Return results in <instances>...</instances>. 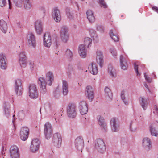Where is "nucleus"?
Returning <instances> with one entry per match:
<instances>
[{
    "instance_id": "obj_47",
    "label": "nucleus",
    "mask_w": 158,
    "mask_h": 158,
    "mask_svg": "<svg viewBox=\"0 0 158 158\" xmlns=\"http://www.w3.org/2000/svg\"><path fill=\"white\" fill-rule=\"evenodd\" d=\"M144 76L145 80L148 82L150 83L152 81V79L148 77L145 73H144Z\"/></svg>"
},
{
    "instance_id": "obj_49",
    "label": "nucleus",
    "mask_w": 158,
    "mask_h": 158,
    "mask_svg": "<svg viewBox=\"0 0 158 158\" xmlns=\"http://www.w3.org/2000/svg\"><path fill=\"white\" fill-rule=\"evenodd\" d=\"M121 143L123 145H125L127 143V140L125 139H122L121 141Z\"/></svg>"
},
{
    "instance_id": "obj_4",
    "label": "nucleus",
    "mask_w": 158,
    "mask_h": 158,
    "mask_svg": "<svg viewBox=\"0 0 158 158\" xmlns=\"http://www.w3.org/2000/svg\"><path fill=\"white\" fill-rule=\"evenodd\" d=\"M95 148L100 153H102L105 151L106 147L102 139H96L95 143Z\"/></svg>"
},
{
    "instance_id": "obj_42",
    "label": "nucleus",
    "mask_w": 158,
    "mask_h": 158,
    "mask_svg": "<svg viewBox=\"0 0 158 158\" xmlns=\"http://www.w3.org/2000/svg\"><path fill=\"white\" fill-rule=\"evenodd\" d=\"M65 55L69 57H71L73 55L72 52L69 49H67L65 52Z\"/></svg>"
},
{
    "instance_id": "obj_24",
    "label": "nucleus",
    "mask_w": 158,
    "mask_h": 158,
    "mask_svg": "<svg viewBox=\"0 0 158 158\" xmlns=\"http://www.w3.org/2000/svg\"><path fill=\"white\" fill-rule=\"evenodd\" d=\"M88 69L89 72L93 75H96L98 72L97 67L95 64L92 63L90 64L89 65Z\"/></svg>"
},
{
    "instance_id": "obj_5",
    "label": "nucleus",
    "mask_w": 158,
    "mask_h": 158,
    "mask_svg": "<svg viewBox=\"0 0 158 158\" xmlns=\"http://www.w3.org/2000/svg\"><path fill=\"white\" fill-rule=\"evenodd\" d=\"M110 125L111 130L113 132H116L119 131V124L117 118H112L110 120Z\"/></svg>"
},
{
    "instance_id": "obj_29",
    "label": "nucleus",
    "mask_w": 158,
    "mask_h": 158,
    "mask_svg": "<svg viewBox=\"0 0 158 158\" xmlns=\"http://www.w3.org/2000/svg\"><path fill=\"white\" fill-rule=\"evenodd\" d=\"M87 18L90 22L94 21L95 18L92 11L91 10H88L86 12Z\"/></svg>"
},
{
    "instance_id": "obj_11",
    "label": "nucleus",
    "mask_w": 158,
    "mask_h": 158,
    "mask_svg": "<svg viewBox=\"0 0 158 158\" xmlns=\"http://www.w3.org/2000/svg\"><path fill=\"white\" fill-rule=\"evenodd\" d=\"M40 142L37 139L32 140L30 146V149L32 152H35L37 151L39 148Z\"/></svg>"
},
{
    "instance_id": "obj_52",
    "label": "nucleus",
    "mask_w": 158,
    "mask_h": 158,
    "mask_svg": "<svg viewBox=\"0 0 158 158\" xmlns=\"http://www.w3.org/2000/svg\"><path fill=\"white\" fill-rule=\"evenodd\" d=\"M62 86L68 87V84L67 81L65 80L63 81Z\"/></svg>"
},
{
    "instance_id": "obj_34",
    "label": "nucleus",
    "mask_w": 158,
    "mask_h": 158,
    "mask_svg": "<svg viewBox=\"0 0 158 158\" xmlns=\"http://www.w3.org/2000/svg\"><path fill=\"white\" fill-rule=\"evenodd\" d=\"M23 4L26 9H29L31 7V5L29 0H23Z\"/></svg>"
},
{
    "instance_id": "obj_54",
    "label": "nucleus",
    "mask_w": 158,
    "mask_h": 158,
    "mask_svg": "<svg viewBox=\"0 0 158 158\" xmlns=\"http://www.w3.org/2000/svg\"><path fill=\"white\" fill-rule=\"evenodd\" d=\"M113 97V95L112 93L109 90V98L111 100L112 99Z\"/></svg>"
},
{
    "instance_id": "obj_37",
    "label": "nucleus",
    "mask_w": 158,
    "mask_h": 158,
    "mask_svg": "<svg viewBox=\"0 0 158 158\" xmlns=\"http://www.w3.org/2000/svg\"><path fill=\"white\" fill-rule=\"evenodd\" d=\"M125 93L124 91H121L120 96L121 99L124 102V103L126 105H127L128 104V102L125 100Z\"/></svg>"
},
{
    "instance_id": "obj_51",
    "label": "nucleus",
    "mask_w": 158,
    "mask_h": 158,
    "mask_svg": "<svg viewBox=\"0 0 158 158\" xmlns=\"http://www.w3.org/2000/svg\"><path fill=\"white\" fill-rule=\"evenodd\" d=\"M68 17L70 19H73V16L72 14H71L70 12L68 13L67 14Z\"/></svg>"
},
{
    "instance_id": "obj_1",
    "label": "nucleus",
    "mask_w": 158,
    "mask_h": 158,
    "mask_svg": "<svg viewBox=\"0 0 158 158\" xmlns=\"http://www.w3.org/2000/svg\"><path fill=\"white\" fill-rule=\"evenodd\" d=\"M54 79L53 74L51 71H49L46 73L45 79L43 77L39 78L38 82L40 86V90L41 93L44 94L46 92V84H48L49 86L51 85Z\"/></svg>"
},
{
    "instance_id": "obj_12",
    "label": "nucleus",
    "mask_w": 158,
    "mask_h": 158,
    "mask_svg": "<svg viewBox=\"0 0 158 158\" xmlns=\"http://www.w3.org/2000/svg\"><path fill=\"white\" fill-rule=\"evenodd\" d=\"M15 91L18 95H21L22 92V87L21 86V82L19 79H17L15 81Z\"/></svg>"
},
{
    "instance_id": "obj_62",
    "label": "nucleus",
    "mask_w": 158,
    "mask_h": 158,
    "mask_svg": "<svg viewBox=\"0 0 158 158\" xmlns=\"http://www.w3.org/2000/svg\"><path fill=\"white\" fill-rule=\"evenodd\" d=\"M55 120L56 121V118H55Z\"/></svg>"
},
{
    "instance_id": "obj_46",
    "label": "nucleus",
    "mask_w": 158,
    "mask_h": 158,
    "mask_svg": "<svg viewBox=\"0 0 158 158\" xmlns=\"http://www.w3.org/2000/svg\"><path fill=\"white\" fill-rule=\"evenodd\" d=\"M6 4V0H0V6L3 7Z\"/></svg>"
},
{
    "instance_id": "obj_60",
    "label": "nucleus",
    "mask_w": 158,
    "mask_h": 158,
    "mask_svg": "<svg viewBox=\"0 0 158 158\" xmlns=\"http://www.w3.org/2000/svg\"><path fill=\"white\" fill-rule=\"evenodd\" d=\"M3 154H4V151H2V156L3 157Z\"/></svg>"
},
{
    "instance_id": "obj_15",
    "label": "nucleus",
    "mask_w": 158,
    "mask_h": 158,
    "mask_svg": "<svg viewBox=\"0 0 158 158\" xmlns=\"http://www.w3.org/2000/svg\"><path fill=\"white\" fill-rule=\"evenodd\" d=\"M79 107L80 112L81 114L84 115L87 113L88 108L86 102L84 101L81 102L79 103Z\"/></svg>"
},
{
    "instance_id": "obj_14",
    "label": "nucleus",
    "mask_w": 158,
    "mask_h": 158,
    "mask_svg": "<svg viewBox=\"0 0 158 158\" xmlns=\"http://www.w3.org/2000/svg\"><path fill=\"white\" fill-rule=\"evenodd\" d=\"M75 146L76 148L80 151H82L83 148L84 144V140L81 137H78L75 140Z\"/></svg>"
},
{
    "instance_id": "obj_36",
    "label": "nucleus",
    "mask_w": 158,
    "mask_h": 158,
    "mask_svg": "<svg viewBox=\"0 0 158 158\" xmlns=\"http://www.w3.org/2000/svg\"><path fill=\"white\" fill-rule=\"evenodd\" d=\"M52 133V130H49L46 131H44L45 136L47 139H48L51 137Z\"/></svg>"
},
{
    "instance_id": "obj_30",
    "label": "nucleus",
    "mask_w": 158,
    "mask_h": 158,
    "mask_svg": "<svg viewBox=\"0 0 158 158\" xmlns=\"http://www.w3.org/2000/svg\"><path fill=\"white\" fill-rule=\"evenodd\" d=\"M109 75L112 78H114L116 77V73L115 69L112 66L109 67Z\"/></svg>"
},
{
    "instance_id": "obj_27",
    "label": "nucleus",
    "mask_w": 158,
    "mask_h": 158,
    "mask_svg": "<svg viewBox=\"0 0 158 158\" xmlns=\"http://www.w3.org/2000/svg\"><path fill=\"white\" fill-rule=\"evenodd\" d=\"M97 118L98 119L99 124L100 125L102 126L103 131L104 132H106V125L105 123V120L103 118L101 117L100 116H98Z\"/></svg>"
},
{
    "instance_id": "obj_44",
    "label": "nucleus",
    "mask_w": 158,
    "mask_h": 158,
    "mask_svg": "<svg viewBox=\"0 0 158 158\" xmlns=\"http://www.w3.org/2000/svg\"><path fill=\"white\" fill-rule=\"evenodd\" d=\"M153 112L155 115L158 116V108L156 106H154Z\"/></svg>"
},
{
    "instance_id": "obj_48",
    "label": "nucleus",
    "mask_w": 158,
    "mask_h": 158,
    "mask_svg": "<svg viewBox=\"0 0 158 158\" xmlns=\"http://www.w3.org/2000/svg\"><path fill=\"white\" fill-rule=\"evenodd\" d=\"M134 69L137 76H139L140 74L138 72V65H136V63L134 64Z\"/></svg>"
},
{
    "instance_id": "obj_33",
    "label": "nucleus",
    "mask_w": 158,
    "mask_h": 158,
    "mask_svg": "<svg viewBox=\"0 0 158 158\" xmlns=\"http://www.w3.org/2000/svg\"><path fill=\"white\" fill-rule=\"evenodd\" d=\"M109 35L112 40L114 42H118L119 41L118 36L114 35L112 30H110V31Z\"/></svg>"
},
{
    "instance_id": "obj_9",
    "label": "nucleus",
    "mask_w": 158,
    "mask_h": 158,
    "mask_svg": "<svg viewBox=\"0 0 158 158\" xmlns=\"http://www.w3.org/2000/svg\"><path fill=\"white\" fill-rule=\"evenodd\" d=\"M10 155L11 158H19V150L15 145H13L10 148Z\"/></svg>"
},
{
    "instance_id": "obj_50",
    "label": "nucleus",
    "mask_w": 158,
    "mask_h": 158,
    "mask_svg": "<svg viewBox=\"0 0 158 158\" xmlns=\"http://www.w3.org/2000/svg\"><path fill=\"white\" fill-rule=\"evenodd\" d=\"M97 29L100 32H102L104 31L103 27L102 26H98L97 27Z\"/></svg>"
},
{
    "instance_id": "obj_26",
    "label": "nucleus",
    "mask_w": 158,
    "mask_h": 158,
    "mask_svg": "<svg viewBox=\"0 0 158 158\" xmlns=\"http://www.w3.org/2000/svg\"><path fill=\"white\" fill-rule=\"evenodd\" d=\"M96 60L97 62L101 67H102L103 64V60L102 54L100 51L97 52Z\"/></svg>"
},
{
    "instance_id": "obj_31",
    "label": "nucleus",
    "mask_w": 158,
    "mask_h": 158,
    "mask_svg": "<svg viewBox=\"0 0 158 158\" xmlns=\"http://www.w3.org/2000/svg\"><path fill=\"white\" fill-rule=\"evenodd\" d=\"M0 29L4 33H6L7 29L6 23L4 21H2L0 23Z\"/></svg>"
},
{
    "instance_id": "obj_19",
    "label": "nucleus",
    "mask_w": 158,
    "mask_h": 158,
    "mask_svg": "<svg viewBox=\"0 0 158 158\" xmlns=\"http://www.w3.org/2000/svg\"><path fill=\"white\" fill-rule=\"evenodd\" d=\"M0 67L2 69H5L7 68L6 57L2 53L0 54Z\"/></svg>"
},
{
    "instance_id": "obj_63",
    "label": "nucleus",
    "mask_w": 158,
    "mask_h": 158,
    "mask_svg": "<svg viewBox=\"0 0 158 158\" xmlns=\"http://www.w3.org/2000/svg\"><path fill=\"white\" fill-rule=\"evenodd\" d=\"M58 53V52H56L55 54Z\"/></svg>"
},
{
    "instance_id": "obj_58",
    "label": "nucleus",
    "mask_w": 158,
    "mask_h": 158,
    "mask_svg": "<svg viewBox=\"0 0 158 158\" xmlns=\"http://www.w3.org/2000/svg\"><path fill=\"white\" fill-rule=\"evenodd\" d=\"M144 86L148 89V86L146 84H144Z\"/></svg>"
},
{
    "instance_id": "obj_17",
    "label": "nucleus",
    "mask_w": 158,
    "mask_h": 158,
    "mask_svg": "<svg viewBox=\"0 0 158 158\" xmlns=\"http://www.w3.org/2000/svg\"><path fill=\"white\" fill-rule=\"evenodd\" d=\"M29 44L35 48L36 46L35 38L34 35L32 33H29L27 36Z\"/></svg>"
},
{
    "instance_id": "obj_10",
    "label": "nucleus",
    "mask_w": 158,
    "mask_h": 158,
    "mask_svg": "<svg viewBox=\"0 0 158 158\" xmlns=\"http://www.w3.org/2000/svg\"><path fill=\"white\" fill-rule=\"evenodd\" d=\"M142 145L146 150H151L152 146L150 139L147 137L143 138L142 140Z\"/></svg>"
},
{
    "instance_id": "obj_32",
    "label": "nucleus",
    "mask_w": 158,
    "mask_h": 158,
    "mask_svg": "<svg viewBox=\"0 0 158 158\" xmlns=\"http://www.w3.org/2000/svg\"><path fill=\"white\" fill-rule=\"evenodd\" d=\"M92 43L91 39L88 37H86L84 40L83 45H85L86 48H88L91 46Z\"/></svg>"
},
{
    "instance_id": "obj_40",
    "label": "nucleus",
    "mask_w": 158,
    "mask_h": 158,
    "mask_svg": "<svg viewBox=\"0 0 158 158\" xmlns=\"http://www.w3.org/2000/svg\"><path fill=\"white\" fill-rule=\"evenodd\" d=\"M15 5L18 7H21L22 5V0H13Z\"/></svg>"
},
{
    "instance_id": "obj_64",
    "label": "nucleus",
    "mask_w": 158,
    "mask_h": 158,
    "mask_svg": "<svg viewBox=\"0 0 158 158\" xmlns=\"http://www.w3.org/2000/svg\"><path fill=\"white\" fill-rule=\"evenodd\" d=\"M58 53V52H56L55 54Z\"/></svg>"
},
{
    "instance_id": "obj_23",
    "label": "nucleus",
    "mask_w": 158,
    "mask_h": 158,
    "mask_svg": "<svg viewBox=\"0 0 158 158\" xmlns=\"http://www.w3.org/2000/svg\"><path fill=\"white\" fill-rule=\"evenodd\" d=\"M120 60L122 69L124 70H126L127 67V59L126 58L123 57L122 55H121L120 56Z\"/></svg>"
},
{
    "instance_id": "obj_18",
    "label": "nucleus",
    "mask_w": 158,
    "mask_h": 158,
    "mask_svg": "<svg viewBox=\"0 0 158 158\" xmlns=\"http://www.w3.org/2000/svg\"><path fill=\"white\" fill-rule=\"evenodd\" d=\"M85 95L90 101H92L94 98V92L92 87L88 86L86 87Z\"/></svg>"
},
{
    "instance_id": "obj_20",
    "label": "nucleus",
    "mask_w": 158,
    "mask_h": 158,
    "mask_svg": "<svg viewBox=\"0 0 158 158\" xmlns=\"http://www.w3.org/2000/svg\"><path fill=\"white\" fill-rule=\"evenodd\" d=\"M86 48L83 44L80 45L78 47V53L80 56L82 58H85L87 55V50Z\"/></svg>"
},
{
    "instance_id": "obj_21",
    "label": "nucleus",
    "mask_w": 158,
    "mask_h": 158,
    "mask_svg": "<svg viewBox=\"0 0 158 158\" xmlns=\"http://www.w3.org/2000/svg\"><path fill=\"white\" fill-rule=\"evenodd\" d=\"M157 126L156 123H153L149 126V130L152 135L155 137L158 136V130L156 129Z\"/></svg>"
},
{
    "instance_id": "obj_55",
    "label": "nucleus",
    "mask_w": 158,
    "mask_h": 158,
    "mask_svg": "<svg viewBox=\"0 0 158 158\" xmlns=\"http://www.w3.org/2000/svg\"><path fill=\"white\" fill-rule=\"evenodd\" d=\"M152 9L153 10L157 12L158 13V8L156 6L153 7Z\"/></svg>"
},
{
    "instance_id": "obj_59",
    "label": "nucleus",
    "mask_w": 158,
    "mask_h": 158,
    "mask_svg": "<svg viewBox=\"0 0 158 158\" xmlns=\"http://www.w3.org/2000/svg\"><path fill=\"white\" fill-rule=\"evenodd\" d=\"M9 0V8L10 9V0Z\"/></svg>"
},
{
    "instance_id": "obj_2",
    "label": "nucleus",
    "mask_w": 158,
    "mask_h": 158,
    "mask_svg": "<svg viewBox=\"0 0 158 158\" xmlns=\"http://www.w3.org/2000/svg\"><path fill=\"white\" fill-rule=\"evenodd\" d=\"M77 108L74 103H69L67 107V113L68 116L71 118H74L77 114Z\"/></svg>"
},
{
    "instance_id": "obj_3",
    "label": "nucleus",
    "mask_w": 158,
    "mask_h": 158,
    "mask_svg": "<svg viewBox=\"0 0 158 158\" xmlns=\"http://www.w3.org/2000/svg\"><path fill=\"white\" fill-rule=\"evenodd\" d=\"M60 35L62 41L64 43H66L69 38L68 29L67 27L65 26L61 27L60 30Z\"/></svg>"
},
{
    "instance_id": "obj_45",
    "label": "nucleus",
    "mask_w": 158,
    "mask_h": 158,
    "mask_svg": "<svg viewBox=\"0 0 158 158\" xmlns=\"http://www.w3.org/2000/svg\"><path fill=\"white\" fill-rule=\"evenodd\" d=\"M110 52L114 57H115L117 56V52L114 48L110 49Z\"/></svg>"
},
{
    "instance_id": "obj_56",
    "label": "nucleus",
    "mask_w": 158,
    "mask_h": 158,
    "mask_svg": "<svg viewBox=\"0 0 158 158\" xmlns=\"http://www.w3.org/2000/svg\"><path fill=\"white\" fill-rule=\"evenodd\" d=\"M109 91V88L108 87H106L105 89V92L108 95V92Z\"/></svg>"
},
{
    "instance_id": "obj_7",
    "label": "nucleus",
    "mask_w": 158,
    "mask_h": 158,
    "mask_svg": "<svg viewBox=\"0 0 158 158\" xmlns=\"http://www.w3.org/2000/svg\"><path fill=\"white\" fill-rule=\"evenodd\" d=\"M29 97L33 99L36 98L38 96V93L36 85L31 84L29 86Z\"/></svg>"
},
{
    "instance_id": "obj_28",
    "label": "nucleus",
    "mask_w": 158,
    "mask_h": 158,
    "mask_svg": "<svg viewBox=\"0 0 158 158\" xmlns=\"http://www.w3.org/2000/svg\"><path fill=\"white\" fill-rule=\"evenodd\" d=\"M139 102L143 110H145L147 108V100L143 97H141L139 99Z\"/></svg>"
},
{
    "instance_id": "obj_41",
    "label": "nucleus",
    "mask_w": 158,
    "mask_h": 158,
    "mask_svg": "<svg viewBox=\"0 0 158 158\" xmlns=\"http://www.w3.org/2000/svg\"><path fill=\"white\" fill-rule=\"evenodd\" d=\"M99 1L102 7L105 8L107 7L104 0H99Z\"/></svg>"
},
{
    "instance_id": "obj_25",
    "label": "nucleus",
    "mask_w": 158,
    "mask_h": 158,
    "mask_svg": "<svg viewBox=\"0 0 158 158\" xmlns=\"http://www.w3.org/2000/svg\"><path fill=\"white\" fill-rule=\"evenodd\" d=\"M35 25L36 30L37 34H41L42 32V27L40 21H37L35 23Z\"/></svg>"
},
{
    "instance_id": "obj_39",
    "label": "nucleus",
    "mask_w": 158,
    "mask_h": 158,
    "mask_svg": "<svg viewBox=\"0 0 158 158\" xmlns=\"http://www.w3.org/2000/svg\"><path fill=\"white\" fill-rule=\"evenodd\" d=\"M52 130L51 124L48 122H47L44 125V131L48 130Z\"/></svg>"
},
{
    "instance_id": "obj_53",
    "label": "nucleus",
    "mask_w": 158,
    "mask_h": 158,
    "mask_svg": "<svg viewBox=\"0 0 158 158\" xmlns=\"http://www.w3.org/2000/svg\"><path fill=\"white\" fill-rule=\"evenodd\" d=\"M68 92V89H63V93L64 95H66Z\"/></svg>"
},
{
    "instance_id": "obj_13",
    "label": "nucleus",
    "mask_w": 158,
    "mask_h": 158,
    "mask_svg": "<svg viewBox=\"0 0 158 158\" xmlns=\"http://www.w3.org/2000/svg\"><path fill=\"white\" fill-rule=\"evenodd\" d=\"M53 141L54 144L57 147H59L60 145L62 139L60 134L56 133L53 135Z\"/></svg>"
},
{
    "instance_id": "obj_35",
    "label": "nucleus",
    "mask_w": 158,
    "mask_h": 158,
    "mask_svg": "<svg viewBox=\"0 0 158 158\" xmlns=\"http://www.w3.org/2000/svg\"><path fill=\"white\" fill-rule=\"evenodd\" d=\"M130 128L132 131H135L137 129V124L135 122H131L130 124Z\"/></svg>"
},
{
    "instance_id": "obj_16",
    "label": "nucleus",
    "mask_w": 158,
    "mask_h": 158,
    "mask_svg": "<svg viewBox=\"0 0 158 158\" xmlns=\"http://www.w3.org/2000/svg\"><path fill=\"white\" fill-rule=\"evenodd\" d=\"M43 44L44 45L47 47H49L52 44L51 36L48 33L44 35Z\"/></svg>"
},
{
    "instance_id": "obj_57",
    "label": "nucleus",
    "mask_w": 158,
    "mask_h": 158,
    "mask_svg": "<svg viewBox=\"0 0 158 158\" xmlns=\"http://www.w3.org/2000/svg\"><path fill=\"white\" fill-rule=\"evenodd\" d=\"M63 89H68V87L62 86Z\"/></svg>"
},
{
    "instance_id": "obj_43",
    "label": "nucleus",
    "mask_w": 158,
    "mask_h": 158,
    "mask_svg": "<svg viewBox=\"0 0 158 158\" xmlns=\"http://www.w3.org/2000/svg\"><path fill=\"white\" fill-rule=\"evenodd\" d=\"M3 107L4 109V111L5 114H8L9 113V111L7 108L8 106L6 102L3 103Z\"/></svg>"
},
{
    "instance_id": "obj_6",
    "label": "nucleus",
    "mask_w": 158,
    "mask_h": 158,
    "mask_svg": "<svg viewBox=\"0 0 158 158\" xmlns=\"http://www.w3.org/2000/svg\"><path fill=\"white\" fill-rule=\"evenodd\" d=\"M29 132V129L27 127H22L20 133V139L23 141L26 140L28 137Z\"/></svg>"
},
{
    "instance_id": "obj_8",
    "label": "nucleus",
    "mask_w": 158,
    "mask_h": 158,
    "mask_svg": "<svg viewBox=\"0 0 158 158\" xmlns=\"http://www.w3.org/2000/svg\"><path fill=\"white\" fill-rule=\"evenodd\" d=\"M19 62L22 67H24L27 64V57L24 51L21 52L19 55Z\"/></svg>"
},
{
    "instance_id": "obj_22",
    "label": "nucleus",
    "mask_w": 158,
    "mask_h": 158,
    "mask_svg": "<svg viewBox=\"0 0 158 158\" xmlns=\"http://www.w3.org/2000/svg\"><path fill=\"white\" fill-rule=\"evenodd\" d=\"M52 16L54 20L56 22H59L61 19V16L60 11L57 8L53 9Z\"/></svg>"
},
{
    "instance_id": "obj_38",
    "label": "nucleus",
    "mask_w": 158,
    "mask_h": 158,
    "mask_svg": "<svg viewBox=\"0 0 158 158\" xmlns=\"http://www.w3.org/2000/svg\"><path fill=\"white\" fill-rule=\"evenodd\" d=\"M90 34L91 37L93 38L94 40L97 41L98 37L96 32L94 31H92L90 32Z\"/></svg>"
},
{
    "instance_id": "obj_61",
    "label": "nucleus",
    "mask_w": 158,
    "mask_h": 158,
    "mask_svg": "<svg viewBox=\"0 0 158 158\" xmlns=\"http://www.w3.org/2000/svg\"><path fill=\"white\" fill-rule=\"evenodd\" d=\"M18 92L19 93V89H18Z\"/></svg>"
}]
</instances>
